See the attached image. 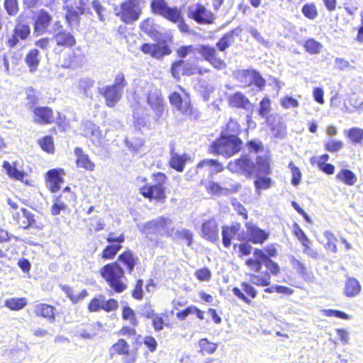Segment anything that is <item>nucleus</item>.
<instances>
[{
	"label": "nucleus",
	"instance_id": "09e8293b",
	"mask_svg": "<svg viewBox=\"0 0 363 363\" xmlns=\"http://www.w3.org/2000/svg\"><path fill=\"white\" fill-rule=\"evenodd\" d=\"M256 190L259 193L261 189H267L271 186L272 179L269 177H263L258 176L257 179L254 182Z\"/></svg>",
	"mask_w": 363,
	"mask_h": 363
},
{
	"label": "nucleus",
	"instance_id": "aec40b11",
	"mask_svg": "<svg viewBox=\"0 0 363 363\" xmlns=\"http://www.w3.org/2000/svg\"><path fill=\"white\" fill-rule=\"evenodd\" d=\"M202 236L211 242H214L218 238V223L214 219L208 220L204 222L201 226Z\"/></svg>",
	"mask_w": 363,
	"mask_h": 363
},
{
	"label": "nucleus",
	"instance_id": "f257e3e1",
	"mask_svg": "<svg viewBox=\"0 0 363 363\" xmlns=\"http://www.w3.org/2000/svg\"><path fill=\"white\" fill-rule=\"evenodd\" d=\"M101 275L116 292L121 293L126 289L124 271L117 262L104 266L101 269Z\"/></svg>",
	"mask_w": 363,
	"mask_h": 363
},
{
	"label": "nucleus",
	"instance_id": "6ab92c4d",
	"mask_svg": "<svg viewBox=\"0 0 363 363\" xmlns=\"http://www.w3.org/2000/svg\"><path fill=\"white\" fill-rule=\"evenodd\" d=\"M240 228L241 225L240 223H235L231 227H223V244L225 247L230 246L231 240L234 236L238 235V239L240 240L244 238L243 236L239 233Z\"/></svg>",
	"mask_w": 363,
	"mask_h": 363
},
{
	"label": "nucleus",
	"instance_id": "13d9d810",
	"mask_svg": "<svg viewBox=\"0 0 363 363\" xmlns=\"http://www.w3.org/2000/svg\"><path fill=\"white\" fill-rule=\"evenodd\" d=\"M39 145L42 149L48 152H52L54 143L52 137L45 136L39 140Z\"/></svg>",
	"mask_w": 363,
	"mask_h": 363
},
{
	"label": "nucleus",
	"instance_id": "7ed1b4c3",
	"mask_svg": "<svg viewBox=\"0 0 363 363\" xmlns=\"http://www.w3.org/2000/svg\"><path fill=\"white\" fill-rule=\"evenodd\" d=\"M174 230V222L172 219L164 216H160L145 223L140 231L147 236L156 235L164 237L173 235Z\"/></svg>",
	"mask_w": 363,
	"mask_h": 363
},
{
	"label": "nucleus",
	"instance_id": "2f4dec72",
	"mask_svg": "<svg viewBox=\"0 0 363 363\" xmlns=\"http://www.w3.org/2000/svg\"><path fill=\"white\" fill-rule=\"evenodd\" d=\"M26 62L31 72H35L40 63V52L38 49H31L26 56Z\"/></svg>",
	"mask_w": 363,
	"mask_h": 363
},
{
	"label": "nucleus",
	"instance_id": "bb28decb",
	"mask_svg": "<svg viewBox=\"0 0 363 363\" xmlns=\"http://www.w3.org/2000/svg\"><path fill=\"white\" fill-rule=\"evenodd\" d=\"M34 313L37 316H41L48 318L50 322L55 319L54 314V308L48 304L39 303L35 306Z\"/></svg>",
	"mask_w": 363,
	"mask_h": 363
},
{
	"label": "nucleus",
	"instance_id": "bf43d9fd",
	"mask_svg": "<svg viewBox=\"0 0 363 363\" xmlns=\"http://www.w3.org/2000/svg\"><path fill=\"white\" fill-rule=\"evenodd\" d=\"M274 137L279 139H283L286 135V127L284 123H278L272 128Z\"/></svg>",
	"mask_w": 363,
	"mask_h": 363
},
{
	"label": "nucleus",
	"instance_id": "1a4fd4ad",
	"mask_svg": "<svg viewBox=\"0 0 363 363\" xmlns=\"http://www.w3.org/2000/svg\"><path fill=\"white\" fill-rule=\"evenodd\" d=\"M52 17L44 9L35 13L34 16L33 34L36 36L45 34L51 23Z\"/></svg>",
	"mask_w": 363,
	"mask_h": 363
},
{
	"label": "nucleus",
	"instance_id": "72a5a7b5",
	"mask_svg": "<svg viewBox=\"0 0 363 363\" xmlns=\"http://www.w3.org/2000/svg\"><path fill=\"white\" fill-rule=\"evenodd\" d=\"M27 304L25 298H11L5 301V306L12 311L23 308Z\"/></svg>",
	"mask_w": 363,
	"mask_h": 363
},
{
	"label": "nucleus",
	"instance_id": "2eb2a0df",
	"mask_svg": "<svg viewBox=\"0 0 363 363\" xmlns=\"http://www.w3.org/2000/svg\"><path fill=\"white\" fill-rule=\"evenodd\" d=\"M140 192L144 197L150 200L162 201L164 200L166 198L164 186H157L153 184L143 186L140 189Z\"/></svg>",
	"mask_w": 363,
	"mask_h": 363
},
{
	"label": "nucleus",
	"instance_id": "c9c22d12",
	"mask_svg": "<svg viewBox=\"0 0 363 363\" xmlns=\"http://www.w3.org/2000/svg\"><path fill=\"white\" fill-rule=\"evenodd\" d=\"M289 262L292 267L300 276H301L303 278H306L307 277V268L303 262L297 259L294 256L289 257Z\"/></svg>",
	"mask_w": 363,
	"mask_h": 363
},
{
	"label": "nucleus",
	"instance_id": "c03bdc74",
	"mask_svg": "<svg viewBox=\"0 0 363 363\" xmlns=\"http://www.w3.org/2000/svg\"><path fill=\"white\" fill-rule=\"evenodd\" d=\"M121 247L122 246L120 244H113L106 246L103 250L102 258L106 259H113Z\"/></svg>",
	"mask_w": 363,
	"mask_h": 363
},
{
	"label": "nucleus",
	"instance_id": "b1692460",
	"mask_svg": "<svg viewBox=\"0 0 363 363\" xmlns=\"http://www.w3.org/2000/svg\"><path fill=\"white\" fill-rule=\"evenodd\" d=\"M361 290L362 286L357 279L353 277H349L347 279L343 291L344 294L347 297H355L360 293Z\"/></svg>",
	"mask_w": 363,
	"mask_h": 363
},
{
	"label": "nucleus",
	"instance_id": "e433bc0d",
	"mask_svg": "<svg viewBox=\"0 0 363 363\" xmlns=\"http://www.w3.org/2000/svg\"><path fill=\"white\" fill-rule=\"evenodd\" d=\"M304 48L311 54H318L320 52L323 45L313 38L308 39L304 44Z\"/></svg>",
	"mask_w": 363,
	"mask_h": 363
},
{
	"label": "nucleus",
	"instance_id": "ea45409f",
	"mask_svg": "<svg viewBox=\"0 0 363 363\" xmlns=\"http://www.w3.org/2000/svg\"><path fill=\"white\" fill-rule=\"evenodd\" d=\"M323 235L327 240V242L325 243V248L334 253H336L337 252V247L336 245L337 240L336 237L329 230H325L323 233Z\"/></svg>",
	"mask_w": 363,
	"mask_h": 363
},
{
	"label": "nucleus",
	"instance_id": "680f3d73",
	"mask_svg": "<svg viewBox=\"0 0 363 363\" xmlns=\"http://www.w3.org/2000/svg\"><path fill=\"white\" fill-rule=\"evenodd\" d=\"M184 65V60H179L174 62L171 67V74L174 79H179L182 74V66Z\"/></svg>",
	"mask_w": 363,
	"mask_h": 363
},
{
	"label": "nucleus",
	"instance_id": "a878e982",
	"mask_svg": "<svg viewBox=\"0 0 363 363\" xmlns=\"http://www.w3.org/2000/svg\"><path fill=\"white\" fill-rule=\"evenodd\" d=\"M254 173L265 175L271 174L270 162L268 156H258L257 157Z\"/></svg>",
	"mask_w": 363,
	"mask_h": 363
},
{
	"label": "nucleus",
	"instance_id": "5701e85b",
	"mask_svg": "<svg viewBox=\"0 0 363 363\" xmlns=\"http://www.w3.org/2000/svg\"><path fill=\"white\" fill-rule=\"evenodd\" d=\"M64 182L60 177V172L57 169H52L48 172L46 184L48 188L52 192L57 191L60 188V184Z\"/></svg>",
	"mask_w": 363,
	"mask_h": 363
},
{
	"label": "nucleus",
	"instance_id": "0e129e2a",
	"mask_svg": "<svg viewBox=\"0 0 363 363\" xmlns=\"http://www.w3.org/2000/svg\"><path fill=\"white\" fill-rule=\"evenodd\" d=\"M118 307V301L114 298L109 300L102 299V309L106 312L116 311Z\"/></svg>",
	"mask_w": 363,
	"mask_h": 363
},
{
	"label": "nucleus",
	"instance_id": "423d86ee",
	"mask_svg": "<svg viewBox=\"0 0 363 363\" xmlns=\"http://www.w3.org/2000/svg\"><path fill=\"white\" fill-rule=\"evenodd\" d=\"M187 16L200 24H211L215 19L213 13L200 3L189 6Z\"/></svg>",
	"mask_w": 363,
	"mask_h": 363
},
{
	"label": "nucleus",
	"instance_id": "4be33fe9",
	"mask_svg": "<svg viewBox=\"0 0 363 363\" xmlns=\"http://www.w3.org/2000/svg\"><path fill=\"white\" fill-rule=\"evenodd\" d=\"M74 154L77 156V165L79 168L85 169L88 171H94L95 164L89 159L87 154H85L81 147L74 149Z\"/></svg>",
	"mask_w": 363,
	"mask_h": 363
},
{
	"label": "nucleus",
	"instance_id": "58836bf2",
	"mask_svg": "<svg viewBox=\"0 0 363 363\" xmlns=\"http://www.w3.org/2000/svg\"><path fill=\"white\" fill-rule=\"evenodd\" d=\"M21 211L24 219L22 221H18V225L20 227L27 229L35 223L34 215L26 208H21Z\"/></svg>",
	"mask_w": 363,
	"mask_h": 363
},
{
	"label": "nucleus",
	"instance_id": "e2e57ef3",
	"mask_svg": "<svg viewBox=\"0 0 363 363\" xmlns=\"http://www.w3.org/2000/svg\"><path fill=\"white\" fill-rule=\"evenodd\" d=\"M281 106L284 108L288 109L290 108L298 107L299 106V103L296 99L286 96L281 99Z\"/></svg>",
	"mask_w": 363,
	"mask_h": 363
},
{
	"label": "nucleus",
	"instance_id": "473e14b6",
	"mask_svg": "<svg viewBox=\"0 0 363 363\" xmlns=\"http://www.w3.org/2000/svg\"><path fill=\"white\" fill-rule=\"evenodd\" d=\"M236 30H232L225 33L216 43L218 49L223 52L229 48L234 42V35Z\"/></svg>",
	"mask_w": 363,
	"mask_h": 363
},
{
	"label": "nucleus",
	"instance_id": "37998d69",
	"mask_svg": "<svg viewBox=\"0 0 363 363\" xmlns=\"http://www.w3.org/2000/svg\"><path fill=\"white\" fill-rule=\"evenodd\" d=\"M169 8L165 0H153L151 3V9L154 13L162 16Z\"/></svg>",
	"mask_w": 363,
	"mask_h": 363
},
{
	"label": "nucleus",
	"instance_id": "3c124183",
	"mask_svg": "<svg viewBox=\"0 0 363 363\" xmlns=\"http://www.w3.org/2000/svg\"><path fill=\"white\" fill-rule=\"evenodd\" d=\"M84 9L82 7H77V10L69 9L66 15V18L69 24L74 22L78 23L79 15L83 14Z\"/></svg>",
	"mask_w": 363,
	"mask_h": 363
},
{
	"label": "nucleus",
	"instance_id": "6e6d98bb",
	"mask_svg": "<svg viewBox=\"0 0 363 363\" xmlns=\"http://www.w3.org/2000/svg\"><path fill=\"white\" fill-rule=\"evenodd\" d=\"M122 317L124 320H130L132 325L137 326L138 320L135 318V312L128 306H125L123 308Z\"/></svg>",
	"mask_w": 363,
	"mask_h": 363
},
{
	"label": "nucleus",
	"instance_id": "f8f14e48",
	"mask_svg": "<svg viewBox=\"0 0 363 363\" xmlns=\"http://www.w3.org/2000/svg\"><path fill=\"white\" fill-rule=\"evenodd\" d=\"M30 35V27L28 24L19 23L16 26L11 35L7 36L6 44L9 48H15L20 40H25Z\"/></svg>",
	"mask_w": 363,
	"mask_h": 363
},
{
	"label": "nucleus",
	"instance_id": "4c0bfd02",
	"mask_svg": "<svg viewBox=\"0 0 363 363\" xmlns=\"http://www.w3.org/2000/svg\"><path fill=\"white\" fill-rule=\"evenodd\" d=\"M200 351L203 354H213L217 349L218 345L213 342H210L207 339L203 338L199 343Z\"/></svg>",
	"mask_w": 363,
	"mask_h": 363
},
{
	"label": "nucleus",
	"instance_id": "de8ad7c7",
	"mask_svg": "<svg viewBox=\"0 0 363 363\" xmlns=\"http://www.w3.org/2000/svg\"><path fill=\"white\" fill-rule=\"evenodd\" d=\"M113 351L118 354H128L129 352V345L123 339H119L112 347Z\"/></svg>",
	"mask_w": 363,
	"mask_h": 363
},
{
	"label": "nucleus",
	"instance_id": "338daca9",
	"mask_svg": "<svg viewBox=\"0 0 363 363\" xmlns=\"http://www.w3.org/2000/svg\"><path fill=\"white\" fill-rule=\"evenodd\" d=\"M84 128V136L89 138L91 134L96 130V129L99 127L97 125L94 124L91 121H86L82 124Z\"/></svg>",
	"mask_w": 363,
	"mask_h": 363
},
{
	"label": "nucleus",
	"instance_id": "7c9ffc66",
	"mask_svg": "<svg viewBox=\"0 0 363 363\" xmlns=\"http://www.w3.org/2000/svg\"><path fill=\"white\" fill-rule=\"evenodd\" d=\"M94 81L88 77L82 78L79 80L78 88L86 98H92L93 93L91 89L94 87Z\"/></svg>",
	"mask_w": 363,
	"mask_h": 363
},
{
	"label": "nucleus",
	"instance_id": "774afa93",
	"mask_svg": "<svg viewBox=\"0 0 363 363\" xmlns=\"http://www.w3.org/2000/svg\"><path fill=\"white\" fill-rule=\"evenodd\" d=\"M195 275L200 281H206L211 279V273L207 268H203L197 270Z\"/></svg>",
	"mask_w": 363,
	"mask_h": 363
},
{
	"label": "nucleus",
	"instance_id": "4d7b16f0",
	"mask_svg": "<svg viewBox=\"0 0 363 363\" xmlns=\"http://www.w3.org/2000/svg\"><path fill=\"white\" fill-rule=\"evenodd\" d=\"M270 111V100L267 98H264L259 103V115L262 118H267Z\"/></svg>",
	"mask_w": 363,
	"mask_h": 363
},
{
	"label": "nucleus",
	"instance_id": "5fc2aeb1",
	"mask_svg": "<svg viewBox=\"0 0 363 363\" xmlns=\"http://www.w3.org/2000/svg\"><path fill=\"white\" fill-rule=\"evenodd\" d=\"M303 14L309 19H314L318 16L316 7L313 4H306L302 8Z\"/></svg>",
	"mask_w": 363,
	"mask_h": 363
},
{
	"label": "nucleus",
	"instance_id": "ddd939ff",
	"mask_svg": "<svg viewBox=\"0 0 363 363\" xmlns=\"http://www.w3.org/2000/svg\"><path fill=\"white\" fill-rule=\"evenodd\" d=\"M99 93L102 95L106 100V104L108 107H113L120 101L123 91L114 86L107 85L104 87L98 89Z\"/></svg>",
	"mask_w": 363,
	"mask_h": 363
},
{
	"label": "nucleus",
	"instance_id": "393cba45",
	"mask_svg": "<svg viewBox=\"0 0 363 363\" xmlns=\"http://www.w3.org/2000/svg\"><path fill=\"white\" fill-rule=\"evenodd\" d=\"M254 69H238L233 72L234 77L243 86H248L252 84V79L255 74Z\"/></svg>",
	"mask_w": 363,
	"mask_h": 363
},
{
	"label": "nucleus",
	"instance_id": "a211bd4d",
	"mask_svg": "<svg viewBox=\"0 0 363 363\" xmlns=\"http://www.w3.org/2000/svg\"><path fill=\"white\" fill-rule=\"evenodd\" d=\"M204 170L208 175L217 174L223 170L222 164L218 160L213 159H206L200 162L196 166V172H199Z\"/></svg>",
	"mask_w": 363,
	"mask_h": 363
},
{
	"label": "nucleus",
	"instance_id": "49530a36",
	"mask_svg": "<svg viewBox=\"0 0 363 363\" xmlns=\"http://www.w3.org/2000/svg\"><path fill=\"white\" fill-rule=\"evenodd\" d=\"M169 162L170 166L172 168L175 169L178 172L183 171L185 161L182 156L177 155V153H172Z\"/></svg>",
	"mask_w": 363,
	"mask_h": 363
},
{
	"label": "nucleus",
	"instance_id": "f03ea898",
	"mask_svg": "<svg viewBox=\"0 0 363 363\" xmlns=\"http://www.w3.org/2000/svg\"><path fill=\"white\" fill-rule=\"evenodd\" d=\"M242 141L236 135H221L210 147L211 153L230 157L241 149Z\"/></svg>",
	"mask_w": 363,
	"mask_h": 363
},
{
	"label": "nucleus",
	"instance_id": "39448f33",
	"mask_svg": "<svg viewBox=\"0 0 363 363\" xmlns=\"http://www.w3.org/2000/svg\"><path fill=\"white\" fill-rule=\"evenodd\" d=\"M117 16L125 23L136 21L141 14V7L139 1L129 0L121 4V10L116 11Z\"/></svg>",
	"mask_w": 363,
	"mask_h": 363
},
{
	"label": "nucleus",
	"instance_id": "cd10ccee",
	"mask_svg": "<svg viewBox=\"0 0 363 363\" xmlns=\"http://www.w3.org/2000/svg\"><path fill=\"white\" fill-rule=\"evenodd\" d=\"M171 238L177 242L183 241L189 247L192 245L194 234L191 230L182 228L177 230L175 233L173 232V235Z\"/></svg>",
	"mask_w": 363,
	"mask_h": 363
},
{
	"label": "nucleus",
	"instance_id": "6e6552de",
	"mask_svg": "<svg viewBox=\"0 0 363 363\" xmlns=\"http://www.w3.org/2000/svg\"><path fill=\"white\" fill-rule=\"evenodd\" d=\"M195 51L199 53L205 60L218 69H221L225 67L224 60H221L217 54L214 47L209 45H201L195 48Z\"/></svg>",
	"mask_w": 363,
	"mask_h": 363
},
{
	"label": "nucleus",
	"instance_id": "dca6fc26",
	"mask_svg": "<svg viewBox=\"0 0 363 363\" xmlns=\"http://www.w3.org/2000/svg\"><path fill=\"white\" fill-rule=\"evenodd\" d=\"M248 240L254 244H262L269 237V233L251 223H246Z\"/></svg>",
	"mask_w": 363,
	"mask_h": 363
},
{
	"label": "nucleus",
	"instance_id": "864d4df0",
	"mask_svg": "<svg viewBox=\"0 0 363 363\" xmlns=\"http://www.w3.org/2000/svg\"><path fill=\"white\" fill-rule=\"evenodd\" d=\"M289 168L292 174L291 184L294 186H298L300 184L302 177L300 169L296 167L292 162L289 164Z\"/></svg>",
	"mask_w": 363,
	"mask_h": 363
},
{
	"label": "nucleus",
	"instance_id": "603ef678",
	"mask_svg": "<svg viewBox=\"0 0 363 363\" xmlns=\"http://www.w3.org/2000/svg\"><path fill=\"white\" fill-rule=\"evenodd\" d=\"M343 147V143L340 140H335L333 139H329L325 143V150L335 152L341 150Z\"/></svg>",
	"mask_w": 363,
	"mask_h": 363
},
{
	"label": "nucleus",
	"instance_id": "4468645a",
	"mask_svg": "<svg viewBox=\"0 0 363 363\" xmlns=\"http://www.w3.org/2000/svg\"><path fill=\"white\" fill-rule=\"evenodd\" d=\"M141 50L145 54H150L152 57L157 59H161L172 52L171 49L165 43H145L142 45Z\"/></svg>",
	"mask_w": 363,
	"mask_h": 363
},
{
	"label": "nucleus",
	"instance_id": "8fccbe9b",
	"mask_svg": "<svg viewBox=\"0 0 363 363\" xmlns=\"http://www.w3.org/2000/svg\"><path fill=\"white\" fill-rule=\"evenodd\" d=\"M4 168L6 170L8 174L18 180H22L24 177V174L18 170L16 168L13 167L9 162H4Z\"/></svg>",
	"mask_w": 363,
	"mask_h": 363
},
{
	"label": "nucleus",
	"instance_id": "c85d7f7f",
	"mask_svg": "<svg viewBox=\"0 0 363 363\" xmlns=\"http://www.w3.org/2000/svg\"><path fill=\"white\" fill-rule=\"evenodd\" d=\"M118 260L126 266L129 273L130 274L133 271L138 259L135 257L131 251L127 250L118 256Z\"/></svg>",
	"mask_w": 363,
	"mask_h": 363
},
{
	"label": "nucleus",
	"instance_id": "052dcab7",
	"mask_svg": "<svg viewBox=\"0 0 363 363\" xmlns=\"http://www.w3.org/2000/svg\"><path fill=\"white\" fill-rule=\"evenodd\" d=\"M4 8L9 15H16L18 11L17 0H5Z\"/></svg>",
	"mask_w": 363,
	"mask_h": 363
},
{
	"label": "nucleus",
	"instance_id": "412c9836",
	"mask_svg": "<svg viewBox=\"0 0 363 363\" xmlns=\"http://www.w3.org/2000/svg\"><path fill=\"white\" fill-rule=\"evenodd\" d=\"M52 39L57 46L67 48H71L76 44V40L73 35L66 30H61L56 33Z\"/></svg>",
	"mask_w": 363,
	"mask_h": 363
},
{
	"label": "nucleus",
	"instance_id": "69168bd1",
	"mask_svg": "<svg viewBox=\"0 0 363 363\" xmlns=\"http://www.w3.org/2000/svg\"><path fill=\"white\" fill-rule=\"evenodd\" d=\"M126 85L127 82L125 79L124 74L121 72L116 75L114 84H111V86H116V88L119 89L122 91H123V89L126 86Z\"/></svg>",
	"mask_w": 363,
	"mask_h": 363
},
{
	"label": "nucleus",
	"instance_id": "20e7f679",
	"mask_svg": "<svg viewBox=\"0 0 363 363\" xmlns=\"http://www.w3.org/2000/svg\"><path fill=\"white\" fill-rule=\"evenodd\" d=\"M169 99L172 106L175 107L184 116L194 121H196L200 118V112L197 108H194L191 105V100L188 94L182 97L179 93L173 92L169 95Z\"/></svg>",
	"mask_w": 363,
	"mask_h": 363
},
{
	"label": "nucleus",
	"instance_id": "79ce46f5",
	"mask_svg": "<svg viewBox=\"0 0 363 363\" xmlns=\"http://www.w3.org/2000/svg\"><path fill=\"white\" fill-rule=\"evenodd\" d=\"M162 16L173 23H177L181 20L182 13L178 8L169 7Z\"/></svg>",
	"mask_w": 363,
	"mask_h": 363
},
{
	"label": "nucleus",
	"instance_id": "a18cd8bd",
	"mask_svg": "<svg viewBox=\"0 0 363 363\" xmlns=\"http://www.w3.org/2000/svg\"><path fill=\"white\" fill-rule=\"evenodd\" d=\"M67 205L62 201L61 197H57L53 200V204L50 208V213L52 216L60 214L62 211L67 209Z\"/></svg>",
	"mask_w": 363,
	"mask_h": 363
},
{
	"label": "nucleus",
	"instance_id": "f3484780",
	"mask_svg": "<svg viewBox=\"0 0 363 363\" xmlns=\"http://www.w3.org/2000/svg\"><path fill=\"white\" fill-rule=\"evenodd\" d=\"M33 121L39 124H49L54 121L52 110L49 107H36L33 109Z\"/></svg>",
	"mask_w": 363,
	"mask_h": 363
},
{
	"label": "nucleus",
	"instance_id": "c756f323",
	"mask_svg": "<svg viewBox=\"0 0 363 363\" xmlns=\"http://www.w3.org/2000/svg\"><path fill=\"white\" fill-rule=\"evenodd\" d=\"M336 179L348 186H353L357 180L356 175L347 169L340 171L336 175Z\"/></svg>",
	"mask_w": 363,
	"mask_h": 363
},
{
	"label": "nucleus",
	"instance_id": "9d476101",
	"mask_svg": "<svg viewBox=\"0 0 363 363\" xmlns=\"http://www.w3.org/2000/svg\"><path fill=\"white\" fill-rule=\"evenodd\" d=\"M147 103L157 116H162L164 111V99L159 89L151 87L147 94Z\"/></svg>",
	"mask_w": 363,
	"mask_h": 363
},
{
	"label": "nucleus",
	"instance_id": "a19ab883",
	"mask_svg": "<svg viewBox=\"0 0 363 363\" xmlns=\"http://www.w3.org/2000/svg\"><path fill=\"white\" fill-rule=\"evenodd\" d=\"M347 135L352 143H362L363 141V129L352 128L347 131Z\"/></svg>",
	"mask_w": 363,
	"mask_h": 363
},
{
	"label": "nucleus",
	"instance_id": "0eeeda50",
	"mask_svg": "<svg viewBox=\"0 0 363 363\" xmlns=\"http://www.w3.org/2000/svg\"><path fill=\"white\" fill-rule=\"evenodd\" d=\"M228 169L233 173H238L250 177L255 172V162L249 156L245 155L234 161L230 162Z\"/></svg>",
	"mask_w": 363,
	"mask_h": 363
},
{
	"label": "nucleus",
	"instance_id": "f704fd0d",
	"mask_svg": "<svg viewBox=\"0 0 363 363\" xmlns=\"http://www.w3.org/2000/svg\"><path fill=\"white\" fill-rule=\"evenodd\" d=\"M250 281L252 284L265 286L270 284V274L269 273H264V274H250Z\"/></svg>",
	"mask_w": 363,
	"mask_h": 363
},
{
	"label": "nucleus",
	"instance_id": "9b49d317",
	"mask_svg": "<svg viewBox=\"0 0 363 363\" xmlns=\"http://www.w3.org/2000/svg\"><path fill=\"white\" fill-rule=\"evenodd\" d=\"M228 104L232 108L243 109L247 113V116L253 112V104L242 93L238 91L228 96Z\"/></svg>",
	"mask_w": 363,
	"mask_h": 363
}]
</instances>
